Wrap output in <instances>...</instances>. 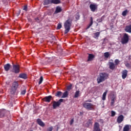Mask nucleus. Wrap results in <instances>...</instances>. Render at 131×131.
I'll return each instance as SVG.
<instances>
[{
    "label": "nucleus",
    "instance_id": "1",
    "mask_svg": "<svg viewBox=\"0 0 131 131\" xmlns=\"http://www.w3.org/2000/svg\"><path fill=\"white\" fill-rule=\"evenodd\" d=\"M108 77H109V75L105 73H101L100 74L99 76L97 78V83H101V82H103V81H105L106 79H107Z\"/></svg>",
    "mask_w": 131,
    "mask_h": 131
},
{
    "label": "nucleus",
    "instance_id": "2",
    "mask_svg": "<svg viewBox=\"0 0 131 131\" xmlns=\"http://www.w3.org/2000/svg\"><path fill=\"white\" fill-rule=\"evenodd\" d=\"M71 24H72V19L69 18L66 21L64 24V27L65 29L64 33L67 34V33L70 31V27H71Z\"/></svg>",
    "mask_w": 131,
    "mask_h": 131
},
{
    "label": "nucleus",
    "instance_id": "3",
    "mask_svg": "<svg viewBox=\"0 0 131 131\" xmlns=\"http://www.w3.org/2000/svg\"><path fill=\"white\" fill-rule=\"evenodd\" d=\"M18 86H19L18 81L13 82V83H12V86L10 89V94H11L12 95H14V94L16 93V91H17Z\"/></svg>",
    "mask_w": 131,
    "mask_h": 131
},
{
    "label": "nucleus",
    "instance_id": "4",
    "mask_svg": "<svg viewBox=\"0 0 131 131\" xmlns=\"http://www.w3.org/2000/svg\"><path fill=\"white\" fill-rule=\"evenodd\" d=\"M83 107L87 110H94L95 109V106L91 103L84 102L83 103Z\"/></svg>",
    "mask_w": 131,
    "mask_h": 131
},
{
    "label": "nucleus",
    "instance_id": "5",
    "mask_svg": "<svg viewBox=\"0 0 131 131\" xmlns=\"http://www.w3.org/2000/svg\"><path fill=\"white\" fill-rule=\"evenodd\" d=\"M129 39V37L128 36V34L124 33L121 42L123 45H125V43H127L128 42Z\"/></svg>",
    "mask_w": 131,
    "mask_h": 131
},
{
    "label": "nucleus",
    "instance_id": "6",
    "mask_svg": "<svg viewBox=\"0 0 131 131\" xmlns=\"http://www.w3.org/2000/svg\"><path fill=\"white\" fill-rule=\"evenodd\" d=\"M110 96H111V105L114 106V103H115V101H116V95H114V91H111L110 92Z\"/></svg>",
    "mask_w": 131,
    "mask_h": 131
},
{
    "label": "nucleus",
    "instance_id": "7",
    "mask_svg": "<svg viewBox=\"0 0 131 131\" xmlns=\"http://www.w3.org/2000/svg\"><path fill=\"white\" fill-rule=\"evenodd\" d=\"M63 102V99H59L58 101H54L53 102V109H56L57 107H59L61 103Z\"/></svg>",
    "mask_w": 131,
    "mask_h": 131
},
{
    "label": "nucleus",
    "instance_id": "8",
    "mask_svg": "<svg viewBox=\"0 0 131 131\" xmlns=\"http://www.w3.org/2000/svg\"><path fill=\"white\" fill-rule=\"evenodd\" d=\"M13 72L14 73H19L20 72V66L18 64H14L13 66Z\"/></svg>",
    "mask_w": 131,
    "mask_h": 131
},
{
    "label": "nucleus",
    "instance_id": "9",
    "mask_svg": "<svg viewBox=\"0 0 131 131\" xmlns=\"http://www.w3.org/2000/svg\"><path fill=\"white\" fill-rule=\"evenodd\" d=\"M93 131H101V129L100 128V124H99V123L95 122L94 123Z\"/></svg>",
    "mask_w": 131,
    "mask_h": 131
},
{
    "label": "nucleus",
    "instance_id": "10",
    "mask_svg": "<svg viewBox=\"0 0 131 131\" xmlns=\"http://www.w3.org/2000/svg\"><path fill=\"white\" fill-rule=\"evenodd\" d=\"M52 97L51 95L46 96L44 98H43V101L44 102H46V103H50V102H51V100H52Z\"/></svg>",
    "mask_w": 131,
    "mask_h": 131
},
{
    "label": "nucleus",
    "instance_id": "11",
    "mask_svg": "<svg viewBox=\"0 0 131 131\" xmlns=\"http://www.w3.org/2000/svg\"><path fill=\"white\" fill-rule=\"evenodd\" d=\"M123 119H124V117L123 115H121L118 117L117 122L118 123H121L123 121Z\"/></svg>",
    "mask_w": 131,
    "mask_h": 131
},
{
    "label": "nucleus",
    "instance_id": "12",
    "mask_svg": "<svg viewBox=\"0 0 131 131\" xmlns=\"http://www.w3.org/2000/svg\"><path fill=\"white\" fill-rule=\"evenodd\" d=\"M98 8V6L95 4H91L90 5V10L92 11V12H95L96 11V9Z\"/></svg>",
    "mask_w": 131,
    "mask_h": 131
},
{
    "label": "nucleus",
    "instance_id": "13",
    "mask_svg": "<svg viewBox=\"0 0 131 131\" xmlns=\"http://www.w3.org/2000/svg\"><path fill=\"white\" fill-rule=\"evenodd\" d=\"M127 70H124L122 72V78L123 79H125L126 78V77L127 76Z\"/></svg>",
    "mask_w": 131,
    "mask_h": 131
},
{
    "label": "nucleus",
    "instance_id": "14",
    "mask_svg": "<svg viewBox=\"0 0 131 131\" xmlns=\"http://www.w3.org/2000/svg\"><path fill=\"white\" fill-rule=\"evenodd\" d=\"M108 65L110 69H111V70H114V69H115V68L116 67V64L113 62H110Z\"/></svg>",
    "mask_w": 131,
    "mask_h": 131
},
{
    "label": "nucleus",
    "instance_id": "15",
    "mask_svg": "<svg viewBox=\"0 0 131 131\" xmlns=\"http://www.w3.org/2000/svg\"><path fill=\"white\" fill-rule=\"evenodd\" d=\"M37 123H38V124L40 125V126H41L42 127H43V126L46 125L45 123H43V122H42V121H41L40 119H38L37 120Z\"/></svg>",
    "mask_w": 131,
    "mask_h": 131
},
{
    "label": "nucleus",
    "instance_id": "16",
    "mask_svg": "<svg viewBox=\"0 0 131 131\" xmlns=\"http://www.w3.org/2000/svg\"><path fill=\"white\" fill-rule=\"evenodd\" d=\"M92 125H93V121L91 120H88L85 124L86 127H89Z\"/></svg>",
    "mask_w": 131,
    "mask_h": 131
},
{
    "label": "nucleus",
    "instance_id": "17",
    "mask_svg": "<svg viewBox=\"0 0 131 131\" xmlns=\"http://www.w3.org/2000/svg\"><path fill=\"white\" fill-rule=\"evenodd\" d=\"M124 30L126 32H128V33H131V25L126 26L125 27Z\"/></svg>",
    "mask_w": 131,
    "mask_h": 131
},
{
    "label": "nucleus",
    "instance_id": "18",
    "mask_svg": "<svg viewBox=\"0 0 131 131\" xmlns=\"http://www.w3.org/2000/svg\"><path fill=\"white\" fill-rule=\"evenodd\" d=\"M4 68L5 71H9V70H10V68H11V64L9 63H7L6 64L4 65Z\"/></svg>",
    "mask_w": 131,
    "mask_h": 131
},
{
    "label": "nucleus",
    "instance_id": "19",
    "mask_svg": "<svg viewBox=\"0 0 131 131\" xmlns=\"http://www.w3.org/2000/svg\"><path fill=\"white\" fill-rule=\"evenodd\" d=\"M130 125H125L123 127V131H129V129H130Z\"/></svg>",
    "mask_w": 131,
    "mask_h": 131
},
{
    "label": "nucleus",
    "instance_id": "20",
    "mask_svg": "<svg viewBox=\"0 0 131 131\" xmlns=\"http://www.w3.org/2000/svg\"><path fill=\"white\" fill-rule=\"evenodd\" d=\"M94 58H95V55L92 54H89L88 56V61H93L94 60Z\"/></svg>",
    "mask_w": 131,
    "mask_h": 131
},
{
    "label": "nucleus",
    "instance_id": "21",
    "mask_svg": "<svg viewBox=\"0 0 131 131\" xmlns=\"http://www.w3.org/2000/svg\"><path fill=\"white\" fill-rule=\"evenodd\" d=\"M19 77L20 78H23V79H27V75L26 74H20L19 75Z\"/></svg>",
    "mask_w": 131,
    "mask_h": 131
},
{
    "label": "nucleus",
    "instance_id": "22",
    "mask_svg": "<svg viewBox=\"0 0 131 131\" xmlns=\"http://www.w3.org/2000/svg\"><path fill=\"white\" fill-rule=\"evenodd\" d=\"M108 93V91L106 90L102 95V100L103 101H105L106 100V96H107V93Z\"/></svg>",
    "mask_w": 131,
    "mask_h": 131
},
{
    "label": "nucleus",
    "instance_id": "23",
    "mask_svg": "<svg viewBox=\"0 0 131 131\" xmlns=\"http://www.w3.org/2000/svg\"><path fill=\"white\" fill-rule=\"evenodd\" d=\"M60 12H62V8L60 7H56L55 14H58V13H60Z\"/></svg>",
    "mask_w": 131,
    "mask_h": 131
},
{
    "label": "nucleus",
    "instance_id": "24",
    "mask_svg": "<svg viewBox=\"0 0 131 131\" xmlns=\"http://www.w3.org/2000/svg\"><path fill=\"white\" fill-rule=\"evenodd\" d=\"M62 93L61 91H57L55 94L56 97H62Z\"/></svg>",
    "mask_w": 131,
    "mask_h": 131
},
{
    "label": "nucleus",
    "instance_id": "25",
    "mask_svg": "<svg viewBox=\"0 0 131 131\" xmlns=\"http://www.w3.org/2000/svg\"><path fill=\"white\" fill-rule=\"evenodd\" d=\"M68 91H66L63 93L61 98H67V97H68Z\"/></svg>",
    "mask_w": 131,
    "mask_h": 131
},
{
    "label": "nucleus",
    "instance_id": "26",
    "mask_svg": "<svg viewBox=\"0 0 131 131\" xmlns=\"http://www.w3.org/2000/svg\"><path fill=\"white\" fill-rule=\"evenodd\" d=\"M52 4H55L56 5L60 4V0H51Z\"/></svg>",
    "mask_w": 131,
    "mask_h": 131
},
{
    "label": "nucleus",
    "instance_id": "27",
    "mask_svg": "<svg viewBox=\"0 0 131 131\" xmlns=\"http://www.w3.org/2000/svg\"><path fill=\"white\" fill-rule=\"evenodd\" d=\"M52 3V0H45L44 1L43 5H49V4H51Z\"/></svg>",
    "mask_w": 131,
    "mask_h": 131
},
{
    "label": "nucleus",
    "instance_id": "28",
    "mask_svg": "<svg viewBox=\"0 0 131 131\" xmlns=\"http://www.w3.org/2000/svg\"><path fill=\"white\" fill-rule=\"evenodd\" d=\"M104 56L106 59H108L109 57H110V53L109 52H105L104 53Z\"/></svg>",
    "mask_w": 131,
    "mask_h": 131
},
{
    "label": "nucleus",
    "instance_id": "29",
    "mask_svg": "<svg viewBox=\"0 0 131 131\" xmlns=\"http://www.w3.org/2000/svg\"><path fill=\"white\" fill-rule=\"evenodd\" d=\"M5 116V111L4 110H0V118L4 117Z\"/></svg>",
    "mask_w": 131,
    "mask_h": 131
},
{
    "label": "nucleus",
    "instance_id": "30",
    "mask_svg": "<svg viewBox=\"0 0 131 131\" xmlns=\"http://www.w3.org/2000/svg\"><path fill=\"white\" fill-rule=\"evenodd\" d=\"M80 93V91H77L75 93L74 98H78L79 97V94Z\"/></svg>",
    "mask_w": 131,
    "mask_h": 131
},
{
    "label": "nucleus",
    "instance_id": "31",
    "mask_svg": "<svg viewBox=\"0 0 131 131\" xmlns=\"http://www.w3.org/2000/svg\"><path fill=\"white\" fill-rule=\"evenodd\" d=\"M52 59L50 58H47L45 59V64H48V63H50V62H51Z\"/></svg>",
    "mask_w": 131,
    "mask_h": 131
},
{
    "label": "nucleus",
    "instance_id": "32",
    "mask_svg": "<svg viewBox=\"0 0 131 131\" xmlns=\"http://www.w3.org/2000/svg\"><path fill=\"white\" fill-rule=\"evenodd\" d=\"M128 13V11H127V10H124V11H123L122 15V16L125 17V16H126V15Z\"/></svg>",
    "mask_w": 131,
    "mask_h": 131
},
{
    "label": "nucleus",
    "instance_id": "33",
    "mask_svg": "<svg viewBox=\"0 0 131 131\" xmlns=\"http://www.w3.org/2000/svg\"><path fill=\"white\" fill-rule=\"evenodd\" d=\"M93 25V17H91L90 18V24H89V26L87 27V28H90L91 26Z\"/></svg>",
    "mask_w": 131,
    "mask_h": 131
},
{
    "label": "nucleus",
    "instance_id": "34",
    "mask_svg": "<svg viewBox=\"0 0 131 131\" xmlns=\"http://www.w3.org/2000/svg\"><path fill=\"white\" fill-rule=\"evenodd\" d=\"M94 34L95 38H96V37H99V36H100V32H99L94 33Z\"/></svg>",
    "mask_w": 131,
    "mask_h": 131
},
{
    "label": "nucleus",
    "instance_id": "35",
    "mask_svg": "<svg viewBox=\"0 0 131 131\" xmlns=\"http://www.w3.org/2000/svg\"><path fill=\"white\" fill-rule=\"evenodd\" d=\"M120 62V61H119V60L118 59H116L115 60V65H118V64H119V63Z\"/></svg>",
    "mask_w": 131,
    "mask_h": 131
},
{
    "label": "nucleus",
    "instance_id": "36",
    "mask_svg": "<svg viewBox=\"0 0 131 131\" xmlns=\"http://www.w3.org/2000/svg\"><path fill=\"white\" fill-rule=\"evenodd\" d=\"M115 114H116V113H115V112L112 111H111V116L112 117H114V116H115Z\"/></svg>",
    "mask_w": 131,
    "mask_h": 131
},
{
    "label": "nucleus",
    "instance_id": "37",
    "mask_svg": "<svg viewBox=\"0 0 131 131\" xmlns=\"http://www.w3.org/2000/svg\"><path fill=\"white\" fill-rule=\"evenodd\" d=\"M42 80H43V78H42V76H41L40 77V80L39 81V84H41V82H42Z\"/></svg>",
    "mask_w": 131,
    "mask_h": 131
},
{
    "label": "nucleus",
    "instance_id": "38",
    "mask_svg": "<svg viewBox=\"0 0 131 131\" xmlns=\"http://www.w3.org/2000/svg\"><path fill=\"white\" fill-rule=\"evenodd\" d=\"M57 28V29H61V28H62V25L61 24H58Z\"/></svg>",
    "mask_w": 131,
    "mask_h": 131
},
{
    "label": "nucleus",
    "instance_id": "39",
    "mask_svg": "<svg viewBox=\"0 0 131 131\" xmlns=\"http://www.w3.org/2000/svg\"><path fill=\"white\" fill-rule=\"evenodd\" d=\"M72 88V84H71L70 85L67 86L68 91H70V90H71Z\"/></svg>",
    "mask_w": 131,
    "mask_h": 131
},
{
    "label": "nucleus",
    "instance_id": "40",
    "mask_svg": "<svg viewBox=\"0 0 131 131\" xmlns=\"http://www.w3.org/2000/svg\"><path fill=\"white\" fill-rule=\"evenodd\" d=\"M73 122H74V119H72L70 122V125H72V124H73Z\"/></svg>",
    "mask_w": 131,
    "mask_h": 131
},
{
    "label": "nucleus",
    "instance_id": "41",
    "mask_svg": "<svg viewBox=\"0 0 131 131\" xmlns=\"http://www.w3.org/2000/svg\"><path fill=\"white\" fill-rule=\"evenodd\" d=\"M21 95H25L26 94V90H24L21 92Z\"/></svg>",
    "mask_w": 131,
    "mask_h": 131
},
{
    "label": "nucleus",
    "instance_id": "42",
    "mask_svg": "<svg viewBox=\"0 0 131 131\" xmlns=\"http://www.w3.org/2000/svg\"><path fill=\"white\" fill-rule=\"evenodd\" d=\"M97 21L99 23L102 22V21H103V17H101L100 19H97Z\"/></svg>",
    "mask_w": 131,
    "mask_h": 131
},
{
    "label": "nucleus",
    "instance_id": "43",
    "mask_svg": "<svg viewBox=\"0 0 131 131\" xmlns=\"http://www.w3.org/2000/svg\"><path fill=\"white\" fill-rule=\"evenodd\" d=\"M125 66L127 68H129V67H130V64H129V63H127L125 64Z\"/></svg>",
    "mask_w": 131,
    "mask_h": 131
},
{
    "label": "nucleus",
    "instance_id": "44",
    "mask_svg": "<svg viewBox=\"0 0 131 131\" xmlns=\"http://www.w3.org/2000/svg\"><path fill=\"white\" fill-rule=\"evenodd\" d=\"M53 130V126L50 127L48 129V131H52Z\"/></svg>",
    "mask_w": 131,
    "mask_h": 131
},
{
    "label": "nucleus",
    "instance_id": "45",
    "mask_svg": "<svg viewBox=\"0 0 131 131\" xmlns=\"http://www.w3.org/2000/svg\"><path fill=\"white\" fill-rule=\"evenodd\" d=\"M23 10L24 11H27V6H25Z\"/></svg>",
    "mask_w": 131,
    "mask_h": 131
},
{
    "label": "nucleus",
    "instance_id": "46",
    "mask_svg": "<svg viewBox=\"0 0 131 131\" xmlns=\"http://www.w3.org/2000/svg\"><path fill=\"white\" fill-rule=\"evenodd\" d=\"M35 20L36 21V22H40V20L38 17L35 18Z\"/></svg>",
    "mask_w": 131,
    "mask_h": 131
},
{
    "label": "nucleus",
    "instance_id": "47",
    "mask_svg": "<svg viewBox=\"0 0 131 131\" xmlns=\"http://www.w3.org/2000/svg\"><path fill=\"white\" fill-rule=\"evenodd\" d=\"M76 19H79V15H77V16L76 17Z\"/></svg>",
    "mask_w": 131,
    "mask_h": 131
},
{
    "label": "nucleus",
    "instance_id": "48",
    "mask_svg": "<svg viewBox=\"0 0 131 131\" xmlns=\"http://www.w3.org/2000/svg\"><path fill=\"white\" fill-rule=\"evenodd\" d=\"M86 102H89L90 103H91V102H92V100L91 99H89L87 100Z\"/></svg>",
    "mask_w": 131,
    "mask_h": 131
},
{
    "label": "nucleus",
    "instance_id": "49",
    "mask_svg": "<svg viewBox=\"0 0 131 131\" xmlns=\"http://www.w3.org/2000/svg\"><path fill=\"white\" fill-rule=\"evenodd\" d=\"M97 121H103V120H102V119H99V120H97Z\"/></svg>",
    "mask_w": 131,
    "mask_h": 131
},
{
    "label": "nucleus",
    "instance_id": "50",
    "mask_svg": "<svg viewBox=\"0 0 131 131\" xmlns=\"http://www.w3.org/2000/svg\"><path fill=\"white\" fill-rule=\"evenodd\" d=\"M30 131H33V130H30Z\"/></svg>",
    "mask_w": 131,
    "mask_h": 131
}]
</instances>
